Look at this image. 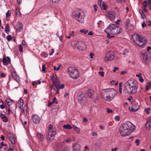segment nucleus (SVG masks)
I'll use <instances>...</instances> for the list:
<instances>
[{"mask_svg": "<svg viewBox=\"0 0 151 151\" xmlns=\"http://www.w3.org/2000/svg\"><path fill=\"white\" fill-rule=\"evenodd\" d=\"M60 68V67H58V68H56V66H54V69L56 70V71H58V70Z\"/></svg>", "mask_w": 151, "mask_h": 151, "instance_id": "nucleus-60", "label": "nucleus"}, {"mask_svg": "<svg viewBox=\"0 0 151 151\" xmlns=\"http://www.w3.org/2000/svg\"><path fill=\"white\" fill-rule=\"evenodd\" d=\"M70 138H68L67 139H64L63 142L64 143H65L68 142H70Z\"/></svg>", "mask_w": 151, "mask_h": 151, "instance_id": "nucleus-47", "label": "nucleus"}, {"mask_svg": "<svg viewBox=\"0 0 151 151\" xmlns=\"http://www.w3.org/2000/svg\"><path fill=\"white\" fill-rule=\"evenodd\" d=\"M126 122L120 126L119 129V132H128L127 131Z\"/></svg>", "mask_w": 151, "mask_h": 151, "instance_id": "nucleus-16", "label": "nucleus"}, {"mask_svg": "<svg viewBox=\"0 0 151 151\" xmlns=\"http://www.w3.org/2000/svg\"><path fill=\"white\" fill-rule=\"evenodd\" d=\"M127 29L129 30H132L134 29V27L132 25L130 24L129 26H128L126 27Z\"/></svg>", "mask_w": 151, "mask_h": 151, "instance_id": "nucleus-34", "label": "nucleus"}, {"mask_svg": "<svg viewBox=\"0 0 151 151\" xmlns=\"http://www.w3.org/2000/svg\"><path fill=\"white\" fill-rule=\"evenodd\" d=\"M82 14L81 10L79 9L76 8L74 9L72 13V17L79 22L83 23L84 22V18L83 17Z\"/></svg>", "mask_w": 151, "mask_h": 151, "instance_id": "nucleus-4", "label": "nucleus"}, {"mask_svg": "<svg viewBox=\"0 0 151 151\" xmlns=\"http://www.w3.org/2000/svg\"><path fill=\"white\" fill-rule=\"evenodd\" d=\"M125 85L124 91L126 93L134 94L136 93L138 88V83L137 81L131 79L126 83Z\"/></svg>", "mask_w": 151, "mask_h": 151, "instance_id": "nucleus-1", "label": "nucleus"}, {"mask_svg": "<svg viewBox=\"0 0 151 151\" xmlns=\"http://www.w3.org/2000/svg\"><path fill=\"white\" fill-rule=\"evenodd\" d=\"M63 128L65 129H72V127L69 124H67L66 125H64L63 126Z\"/></svg>", "mask_w": 151, "mask_h": 151, "instance_id": "nucleus-31", "label": "nucleus"}, {"mask_svg": "<svg viewBox=\"0 0 151 151\" xmlns=\"http://www.w3.org/2000/svg\"><path fill=\"white\" fill-rule=\"evenodd\" d=\"M104 32H109L114 35H118L122 32V28L120 27L117 26L114 24H110L109 27L104 30Z\"/></svg>", "mask_w": 151, "mask_h": 151, "instance_id": "nucleus-3", "label": "nucleus"}, {"mask_svg": "<svg viewBox=\"0 0 151 151\" xmlns=\"http://www.w3.org/2000/svg\"><path fill=\"white\" fill-rule=\"evenodd\" d=\"M18 46H19V51L21 52H22L23 51V47L21 45H19Z\"/></svg>", "mask_w": 151, "mask_h": 151, "instance_id": "nucleus-44", "label": "nucleus"}, {"mask_svg": "<svg viewBox=\"0 0 151 151\" xmlns=\"http://www.w3.org/2000/svg\"><path fill=\"white\" fill-rule=\"evenodd\" d=\"M93 7L94 8V11L96 12L97 10V6L95 4L93 5Z\"/></svg>", "mask_w": 151, "mask_h": 151, "instance_id": "nucleus-58", "label": "nucleus"}, {"mask_svg": "<svg viewBox=\"0 0 151 151\" xmlns=\"http://www.w3.org/2000/svg\"><path fill=\"white\" fill-rule=\"evenodd\" d=\"M127 131L129 132H132L135 129V126L131 122H126Z\"/></svg>", "mask_w": 151, "mask_h": 151, "instance_id": "nucleus-10", "label": "nucleus"}, {"mask_svg": "<svg viewBox=\"0 0 151 151\" xmlns=\"http://www.w3.org/2000/svg\"><path fill=\"white\" fill-rule=\"evenodd\" d=\"M130 133H120L121 136L124 137L129 135L130 134Z\"/></svg>", "mask_w": 151, "mask_h": 151, "instance_id": "nucleus-37", "label": "nucleus"}, {"mask_svg": "<svg viewBox=\"0 0 151 151\" xmlns=\"http://www.w3.org/2000/svg\"><path fill=\"white\" fill-rule=\"evenodd\" d=\"M79 41H78L76 40H73L71 42V45L72 47L73 48H76L77 47L78 44L79 43Z\"/></svg>", "mask_w": 151, "mask_h": 151, "instance_id": "nucleus-23", "label": "nucleus"}, {"mask_svg": "<svg viewBox=\"0 0 151 151\" xmlns=\"http://www.w3.org/2000/svg\"><path fill=\"white\" fill-rule=\"evenodd\" d=\"M150 108H148L145 109V111L146 112L147 114H149V111L150 110Z\"/></svg>", "mask_w": 151, "mask_h": 151, "instance_id": "nucleus-54", "label": "nucleus"}, {"mask_svg": "<svg viewBox=\"0 0 151 151\" xmlns=\"http://www.w3.org/2000/svg\"><path fill=\"white\" fill-rule=\"evenodd\" d=\"M6 101L8 106H10L13 103V100H12L9 98L7 99Z\"/></svg>", "mask_w": 151, "mask_h": 151, "instance_id": "nucleus-29", "label": "nucleus"}, {"mask_svg": "<svg viewBox=\"0 0 151 151\" xmlns=\"http://www.w3.org/2000/svg\"><path fill=\"white\" fill-rule=\"evenodd\" d=\"M136 76L137 77H138L139 78H140V77H142V74L141 73H139V74H137L136 75Z\"/></svg>", "mask_w": 151, "mask_h": 151, "instance_id": "nucleus-64", "label": "nucleus"}, {"mask_svg": "<svg viewBox=\"0 0 151 151\" xmlns=\"http://www.w3.org/2000/svg\"><path fill=\"white\" fill-rule=\"evenodd\" d=\"M93 94V91L91 90H89L87 93V95L89 98H92Z\"/></svg>", "mask_w": 151, "mask_h": 151, "instance_id": "nucleus-25", "label": "nucleus"}, {"mask_svg": "<svg viewBox=\"0 0 151 151\" xmlns=\"http://www.w3.org/2000/svg\"><path fill=\"white\" fill-rule=\"evenodd\" d=\"M22 45L26 46L27 45V44L25 41L24 40H23L22 42Z\"/></svg>", "mask_w": 151, "mask_h": 151, "instance_id": "nucleus-61", "label": "nucleus"}, {"mask_svg": "<svg viewBox=\"0 0 151 151\" xmlns=\"http://www.w3.org/2000/svg\"><path fill=\"white\" fill-rule=\"evenodd\" d=\"M74 129L77 132H80V129L79 128L76 126L74 127Z\"/></svg>", "mask_w": 151, "mask_h": 151, "instance_id": "nucleus-48", "label": "nucleus"}, {"mask_svg": "<svg viewBox=\"0 0 151 151\" xmlns=\"http://www.w3.org/2000/svg\"><path fill=\"white\" fill-rule=\"evenodd\" d=\"M107 16L108 17L109 19L111 20H114L115 19V14L113 12H109L107 13Z\"/></svg>", "mask_w": 151, "mask_h": 151, "instance_id": "nucleus-19", "label": "nucleus"}, {"mask_svg": "<svg viewBox=\"0 0 151 151\" xmlns=\"http://www.w3.org/2000/svg\"><path fill=\"white\" fill-rule=\"evenodd\" d=\"M129 51L127 49H125L123 53V55H126L128 52Z\"/></svg>", "mask_w": 151, "mask_h": 151, "instance_id": "nucleus-46", "label": "nucleus"}, {"mask_svg": "<svg viewBox=\"0 0 151 151\" xmlns=\"http://www.w3.org/2000/svg\"><path fill=\"white\" fill-rule=\"evenodd\" d=\"M11 11L10 10L8 11L6 13V17H9L11 15Z\"/></svg>", "mask_w": 151, "mask_h": 151, "instance_id": "nucleus-39", "label": "nucleus"}, {"mask_svg": "<svg viewBox=\"0 0 151 151\" xmlns=\"http://www.w3.org/2000/svg\"><path fill=\"white\" fill-rule=\"evenodd\" d=\"M55 134V133H48L47 134V136L48 139H53Z\"/></svg>", "mask_w": 151, "mask_h": 151, "instance_id": "nucleus-22", "label": "nucleus"}, {"mask_svg": "<svg viewBox=\"0 0 151 151\" xmlns=\"http://www.w3.org/2000/svg\"><path fill=\"white\" fill-rule=\"evenodd\" d=\"M142 54L143 57V59L146 63H148V60L149 56H148V53L147 52H145L144 53H142Z\"/></svg>", "mask_w": 151, "mask_h": 151, "instance_id": "nucleus-21", "label": "nucleus"}, {"mask_svg": "<svg viewBox=\"0 0 151 151\" xmlns=\"http://www.w3.org/2000/svg\"><path fill=\"white\" fill-rule=\"evenodd\" d=\"M68 73L70 76L73 79H76L79 76V72L78 70L75 68L70 67L68 68Z\"/></svg>", "mask_w": 151, "mask_h": 151, "instance_id": "nucleus-5", "label": "nucleus"}, {"mask_svg": "<svg viewBox=\"0 0 151 151\" xmlns=\"http://www.w3.org/2000/svg\"><path fill=\"white\" fill-rule=\"evenodd\" d=\"M145 126L147 129H149L151 127V116L148 117L147 119Z\"/></svg>", "mask_w": 151, "mask_h": 151, "instance_id": "nucleus-20", "label": "nucleus"}, {"mask_svg": "<svg viewBox=\"0 0 151 151\" xmlns=\"http://www.w3.org/2000/svg\"><path fill=\"white\" fill-rule=\"evenodd\" d=\"M80 31L81 32L83 33L84 34H87L88 32V29L85 30V29H82L80 30Z\"/></svg>", "mask_w": 151, "mask_h": 151, "instance_id": "nucleus-36", "label": "nucleus"}, {"mask_svg": "<svg viewBox=\"0 0 151 151\" xmlns=\"http://www.w3.org/2000/svg\"><path fill=\"white\" fill-rule=\"evenodd\" d=\"M18 104H19L18 105L20 109L22 108V107L24 104L23 100L22 99H20Z\"/></svg>", "mask_w": 151, "mask_h": 151, "instance_id": "nucleus-27", "label": "nucleus"}, {"mask_svg": "<svg viewBox=\"0 0 151 151\" xmlns=\"http://www.w3.org/2000/svg\"><path fill=\"white\" fill-rule=\"evenodd\" d=\"M142 27L143 28L145 27L146 26V24L145 23V22L144 21L142 24Z\"/></svg>", "mask_w": 151, "mask_h": 151, "instance_id": "nucleus-62", "label": "nucleus"}, {"mask_svg": "<svg viewBox=\"0 0 151 151\" xmlns=\"http://www.w3.org/2000/svg\"><path fill=\"white\" fill-rule=\"evenodd\" d=\"M27 105H25L24 106V109H23V112L24 113L27 112Z\"/></svg>", "mask_w": 151, "mask_h": 151, "instance_id": "nucleus-41", "label": "nucleus"}, {"mask_svg": "<svg viewBox=\"0 0 151 151\" xmlns=\"http://www.w3.org/2000/svg\"><path fill=\"white\" fill-rule=\"evenodd\" d=\"M139 80L140 82L142 83L144 81V79L142 78V77H140L139 78Z\"/></svg>", "mask_w": 151, "mask_h": 151, "instance_id": "nucleus-63", "label": "nucleus"}, {"mask_svg": "<svg viewBox=\"0 0 151 151\" xmlns=\"http://www.w3.org/2000/svg\"><path fill=\"white\" fill-rule=\"evenodd\" d=\"M132 38L134 42L137 45L142 47L147 43V41L144 38L138 34H134L132 36Z\"/></svg>", "mask_w": 151, "mask_h": 151, "instance_id": "nucleus-2", "label": "nucleus"}, {"mask_svg": "<svg viewBox=\"0 0 151 151\" xmlns=\"http://www.w3.org/2000/svg\"><path fill=\"white\" fill-rule=\"evenodd\" d=\"M32 118L33 123L35 124H38L39 123L40 119L39 116L37 115H32Z\"/></svg>", "mask_w": 151, "mask_h": 151, "instance_id": "nucleus-12", "label": "nucleus"}, {"mask_svg": "<svg viewBox=\"0 0 151 151\" xmlns=\"http://www.w3.org/2000/svg\"><path fill=\"white\" fill-rule=\"evenodd\" d=\"M69 151V149L67 147H65L63 149L61 150V151Z\"/></svg>", "mask_w": 151, "mask_h": 151, "instance_id": "nucleus-59", "label": "nucleus"}, {"mask_svg": "<svg viewBox=\"0 0 151 151\" xmlns=\"http://www.w3.org/2000/svg\"><path fill=\"white\" fill-rule=\"evenodd\" d=\"M16 14L17 15H18L19 16L21 17V14L20 12L19 9L17 8L16 10Z\"/></svg>", "mask_w": 151, "mask_h": 151, "instance_id": "nucleus-35", "label": "nucleus"}, {"mask_svg": "<svg viewBox=\"0 0 151 151\" xmlns=\"http://www.w3.org/2000/svg\"><path fill=\"white\" fill-rule=\"evenodd\" d=\"M80 97H81V99H80L79 101H80L81 102H82V101H83L86 99V98L84 94H81L80 95Z\"/></svg>", "mask_w": 151, "mask_h": 151, "instance_id": "nucleus-33", "label": "nucleus"}, {"mask_svg": "<svg viewBox=\"0 0 151 151\" xmlns=\"http://www.w3.org/2000/svg\"><path fill=\"white\" fill-rule=\"evenodd\" d=\"M46 65L45 64H43L42 65V71L44 72L45 73V69H46Z\"/></svg>", "mask_w": 151, "mask_h": 151, "instance_id": "nucleus-43", "label": "nucleus"}, {"mask_svg": "<svg viewBox=\"0 0 151 151\" xmlns=\"http://www.w3.org/2000/svg\"><path fill=\"white\" fill-rule=\"evenodd\" d=\"M3 121L4 122H8V118L6 116L4 118L2 119Z\"/></svg>", "mask_w": 151, "mask_h": 151, "instance_id": "nucleus-51", "label": "nucleus"}, {"mask_svg": "<svg viewBox=\"0 0 151 151\" xmlns=\"http://www.w3.org/2000/svg\"><path fill=\"white\" fill-rule=\"evenodd\" d=\"M107 111L108 113H112L113 112V110L109 108L107 109Z\"/></svg>", "mask_w": 151, "mask_h": 151, "instance_id": "nucleus-53", "label": "nucleus"}, {"mask_svg": "<svg viewBox=\"0 0 151 151\" xmlns=\"http://www.w3.org/2000/svg\"><path fill=\"white\" fill-rule=\"evenodd\" d=\"M2 61L3 65H7L11 63L10 59L9 57L7 56L5 57L4 56L2 59Z\"/></svg>", "mask_w": 151, "mask_h": 151, "instance_id": "nucleus-14", "label": "nucleus"}, {"mask_svg": "<svg viewBox=\"0 0 151 151\" xmlns=\"http://www.w3.org/2000/svg\"><path fill=\"white\" fill-rule=\"evenodd\" d=\"M37 136L38 139L40 141H42L44 139V136L41 133H37Z\"/></svg>", "mask_w": 151, "mask_h": 151, "instance_id": "nucleus-26", "label": "nucleus"}, {"mask_svg": "<svg viewBox=\"0 0 151 151\" xmlns=\"http://www.w3.org/2000/svg\"><path fill=\"white\" fill-rule=\"evenodd\" d=\"M53 125L52 124H50L48 126V129L50 130L52 129L53 128Z\"/></svg>", "mask_w": 151, "mask_h": 151, "instance_id": "nucleus-56", "label": "nucleus"}, {"mask_svg": "<svg viewBox=\"0 0 151 151\" xmlns=\"http://www.w3.org/2000/svg\"><path fill=\"white\" fill-rule=\"evenodd\" d=\"M139 12L141 15L142 18L145 19L146 18V16L145 14L144 13L143 11L142 10V9H140L139 10Z\"/></svg>", "mask_w": 151, "mask_h": 151, "instance_id": "nucleus-28", "label": "nucleus"}, {"mask_svg": "<svg viewBox=\"0 0 151 151\" xmlns=\"http://www.w3.org/2000/svg\"><path fill=\"white\" fill-rule=\"evenodd\" d=\"M73 151H81V146L80 145L77 143H74L73 144Z\"/></svg>", "mask_w": 151, "mask_h": 151, "instance_id": "nucleus-18", "label": "nucleus"}, {"mask_svg": "<svg viewBox=\"0 0 151 151\" xmlns=\"http://www.w3.org/2000/svg\"><path fill=\"white\" fill-rule=\"evenodd\" d=\"M9 79L11 80L14 79L17 82L19 81V77L15 71L12 72L11 73V76L9 77Z\"/></svg>", "mask_w": 151, "mask_h": 151, "instance_id": "nucleus-9", "label": "nucleus"}, {"mask_svg": "<svg viewBox=\"0 0 151 151\" xmlns=\"http://www.w3.org/2000/svg\"><path fill=\"white\" fill-rule=\"evenodd\" d=\"M103 2H104L102 0H99L98 2L99 5L101 7V5Z\"/></svg>", "mask_w": 151, "mask_h": 151, "instance_id": "nucleus-45", "label": "nucleus"}, {"mask_svg": "<svg viewBox=\"0 0 151 151\" xmlns=\"http://www.w3.org/2000/svg\"><path fill=\"white\" fill-rule=\"evenodd\" d=\"M52 83L53 84V86L55 88H58V84H60L59 81L56 77L53 76L52 77Z\"/></svg>", "mask_w": 151, "mask_h": 151, "instance_id": "nucleus-13", "label": "nucleus"}, {"mask_svg": "<svg viewBox=\"0 0 151 151\" xmlns=\"http://www.w3.org/2000/svg\"><path fill=\"white\" fill-rule=\"evenodd\" d=\"M64 143L63 142H59L56 144V146L58 147V149H60L64 146Z\"/></svg>", "mask_w": 151, "mask_h": 151, "instance_id": "nucleus-30", "label": "nucleus"}, {"mask_svg": "<svg viewBox=\"0 0 151 151\" xmlns=\"http://www.w3.org/2000/svg\"><path fill=\"white\" fill-rule=\"evenodd\" d=\"M83 44L84 43L82 42L79 41V43L78 44L77 48L80 50H83Z\"/></svg>", "mask_w": 151, "mask_h": 151, "instance_id": "nucleus-24", "label": "nucleus"}, {"mask_svg": "<svg viewBox=\"0 0 151 151\" xmlns=\"http://www.w3.org/2000/svg\"><path fill=\"white\" fill-rule=\"evenodd\" d=\"M16 29L17 31L18 32H20L23 28V25L21 22H19L17 23L16 26Z\"/></svg>", "mask_w": 151, "mask_h": 151, "instance_id": "nucleus-17", "label": "nucleus"}, {"mask_svg": "<svg viewBox=\"0 0 151 151\" xmlns=\"http://www.w3.org/2000/svg\"><path fill=\"white\" fill-rule=\"evenodd\" d=\"M114 52L111 51H109L106 53L104 61L105 62H107L109 61L113 60L114 59Z\"/></svg>", "mask_w": 151, "mask_h": 151, "instance_id": "nucleus-7", "label": "nucleus"}, {"mask_svg": "<svg viewBox=\"0 0 151 151\" xmlns=\"http://www.w3.org/2000/svg\"><path fill=\"white\" fill-rule=\"evenodd\" d=\"M139 140L138 139H136L135 141V143L136 144V146H138L139 145Z\"/></svg>", "mask_w": 151, "mask_h": 151, "instance_id": "nucleus-49", "label": "nucleus"}, {"mask_svg": "<svg viewBox=\"0 0 151 151\" xmlns=\"http://www.w3.org/2000/svg\"><path fill=\"white\" fill-rule=\"evenodd\" d=\"M99 74L101 76L103 77L104 76V73L103 72L100 71L99 72Z\"/></svg>", "mask_w": 151, "mask_h": 151, "instance_id": "nucleus-57", "label": "nucleus"}, {"mask_svg": "<svg viewBox=\"0 0 151 151\" xmlns=\"http://www.w3.org/2000/svg\"><path fill=\"white\" fill-rule=\"evenodd\" d=\"M5 31L6 33H8L9 32L10 29L8 24H6L5 28Z\"/></svg>", "mask_w": 151, "mask_h": 151, "instance_id": "nucleus-32", "label": "nucleus"}, {"mask_svg": "<svg viewBox=\"0 0 151 151\" xmlns=\"http://www.w3.org/2000/svg\"><path fill=\"white\" fill-rule=\"evenodd\" d=\"M101 93L102 97L104 100L109 101V88L102 89Z\"/></svg>", "mask_w": 151, "mask_h": 151, "instance_id": "nucleus-6", "label": "nucleus"}, {"mask_svg": "<svg viewBox=\"0 0 151 151\" xmlns=\"http://www.w3.org/2000/svg\"><path fill=\"white\" fill-rule=\"evenodd\" d=\"M6 106L4 104H2L0 105V108L1 109H4Z\"/></svg>", "mask_w": 151, "mask_h": 151, "instance_id": "nucleus-55", "label": "nucleus"}, {"mask_svg": "<svg viewBox=\"0 0 151 151\" xmlns=\"http://www.w3.org/2000/svg\"><path fill=\"white\" fill-rule=\"evenodd\" d=\"M114 119L115 120L117 121H119L120 120V117L119 116H115V117Z\"/></svg>", "mask_w": 151, "mask_h": 151, "instance_id": "nucleus-52", "label": "nucleus"}, {"mask_svg": "<svg viewBox=\"0 0 151 151\" xmlns=\"http://www.w3.org/2000/svg\"><path fill=\"white\" fill-rule=\"evenodd\" d=\"M58 88H58L60 89H63L64 88V84H62L60 86L59 84H58Z\"/></svg>", "mask_w": 151, "mask_h": 151, "instance_id": "nucleus-40", "label": "nucleus"}, {"mask_svg": "<svg viewBox=\"0 0 151 151\" xmlns=\"http://www.w3.org/2000/svg\"><path fill=\"white\" fill-rule=\"evenodd\" d=\"M6 39L9 42L12 40V36L10 35H8L6 37Z\"/></svg>", "mask_w": 151, "mask_h": 151, "instance_id": "nucleus-42", "label": "nucleus"}, {"mask_svg": "<svg viewBox=\"0 0 151 151\" xmlns=\"http://www.w3.org/2000/svg\"><path fill=\"white\" fill-rule=\"evenodd\" d=\"M130 21L129 19H127L126 20L125 24L126 27L129 26L130 24Z\"/></svg>", "mask_w": 151, "mask_h": 151, "instance_id": "nucleus-38", "label": "nucleus"}, {"mask_svg": "<svg viewBox=\"0 0 151 151\" xmlns=\"http://www.w3.org/2000/svg\"><path fill=\"white\" fill-rule=\"evenodd\" d=\"M7 137L12 144H15V138L14 136L10 134V133H8L7 134Z\"/></svg>", "mask_w": 151, "mask_h": 151, "instance_id": "nucleus-15", "label": "nucleus"}, {"mask_svg": "<svg viewBox=\"0 0 151 151\" xmlns=\"http://www.w3.org/2000/svg\"><path fill=\"white\" fill-rule=\"evenodd\" d=\"M117 92L115 89L112 88H109V101H111L116 96Z\"/></svg>", "mask_w": 151, "mask_h": 151, "instance_id": "nucleus-8", "label": "nucleus"}, {"mask_svg": "<svg viewBox=\"0 0 151 151\" xmlns=\"http://www.w3.org/2000/svg\"><path fill=\"white\" fill-rule=\"evenodd\" d=\"M139 108L137 103L134 102L133 103L131 107H129V109L130 111L135 112L137 111Z\"/></svg>", "mask_w": 151, "mask_h": 151, "instance_id": "nucleus-11", "label": "nucleus"}, {"mask_svg": "<svg viewBox=\"0 0 151 151\" xmlns=\"http://www.w3.org/2000/svg\"><path fill=\"white\" fill-rule=\"evenodd\" d=\"M103 7L104 9L105 10L107 9L106 6V5H105V4H104V2H103L102 3V4L101 5V7Z\"/></svg>", "mask_w": 151, "mask_h": 151, "instance_id": "nucleus-50", "label": "nucleus"}]
</instances>
